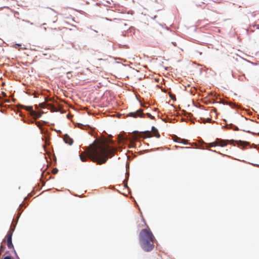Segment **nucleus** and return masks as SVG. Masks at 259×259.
<instances>
[{
	"label": "nucleus",
	"instance_id": "obj_11",
	"mask_svg": "<svg viewBox=\"0 0 259 259\" xmlns=\"http://www.w3.org/2000/svg\"><path fill=\"white\" fill-rule=\"evenodd\" d=\"M70 20H71L72 21H74V19L72 18H67V20L64 21V25L66 27L67 26V24H68L69 23V21Z\"/></svg>",
	"mask_w": 259,
	"mask_h": 259
},
{
	"label": "nucleus",
	"instance_id": "obj_5",
	"mask_svg": "<svg viewBox=\"0 0 259 259\" xmlns=\"http://www.w3.org/2000/svg\"><path fill=\"white\" fill-rule=\"evenodd\" d=\"M47 19L49 23H55L58 20L56 12L52 10H51L50 12L48 14Z\"/></svg>",
	"mask_w": 259,
	"mask_h": 259
},
{
	"label": "nucleus",
	"instance_id": "obj_3",
	"mask_svg": "<svg viewBox=\"0 0 259 259\" xmlns=\"http://www.w3.org/2000/svg\"><path fill=\"white\" fill-rule=\"evenodd\" d=\"M228 142V140L217 139V140L214 142L208 144L207 147L208 148L219 146L221 147H224L227 145Z\"/></svg>",
	"mask_w": 259,
	"mask_h": 259
},
{
	"label": "nucleus",
	"instance_id": "obj_20",
	"mask_svg": "<svg viewBox=\"0 0 259 259\" xmlns=\"http://www.w3.org/2000/svg\"><path fill=\"white\" fill-rule=\"evenodd\" d=\"M4 259H12V258L10 256H7L4 258Z\"/></svg>",
	"mask_w": 259,
	"mask_h": 259
},
{
	"label": "nucleus",
	"instance_id": "obj_17",
	"mask_svg": "<svg viewBox=\"0 0 259 259\" xmlns=\"http://www.w3.org/2000/svg\"><path fill=\"white\" fill-rule=\"evenodd\" d=\"M58 169H57V168H54V169H53V170H52V172H53V174H57V173L58 172Z\"/></svg>",
	"mask_w": 259,
	"mask_h": 259
},
{
	"label": "nucleus",
	"instance_id": "obj_22",
	"mask_svg": "<svg viewBox=\"0 0 259 259\" xmlns=\"http://www.w3.org/2000/svg\"><path fill=\"white\" fill-rule=\"evenodd\" d=\"M235 130H237L238 131V127L235 128Z\"/></svg>",
	"mask_w": 259,
	"mask_h": 259
},
{
	"label": "nucleus",
	"instance_id": "obj_1",
	"mask_svg": "<svg viewBox=\"0 0 259 259\" xmlns=\"http://www.w3.org/2000/svg\"><path fill=\"white\" fill-rule=\"evenodd\" d=\"M116 151L117 148L110 146L106 140L95 141L80 153L79 157L82 162L90 159L101 165L105 163L109 157L113 156Z\"/></svg>",
	"mask_w": 259,
	"mask_h": 259
},
{
	"label": "nucleus",
	"instance_id": "obj_19",
	"mask_svg": "<svg viewBox=\"0 0 259 259\" xmlns=\"http://www.w3.org/2000/svg\"><path fill=\"white\" fill-rule=\"evenodd\" d=\"M147 115H148V116L150 117L151 119H153V116L152 115H151V114L150 113H147Z\"/></svg>",
	"mask_w": 259,
	"mask_h": 259
},
{
	"label": "nucleus",
	"instance_id": "obj_12",
	"mask_svg": "<svg viewBox=\"0 0 259 259\" xmlns=\"http://www.w3.org/2000/svg\"><path fill=\"white\" fill-rule=\"evenodd\" d=\"M51 106V110L52 111H57V108L53 105H50Z\"/></svg>",
	"mask_w": 259,
	"mask_h": 259
},
{
	"label": "nucleus",
	"instance_id": "obj_10",
	"mask_svg": "<svg viewBox=\"0 0 259 259\" xmlns=\"http://www.w3.org/2000/svg\"><path fill=\"white\" fill-rule=\"evenodd\" d=\"M175 141L178 142V143H182L184 144H188V140L186 139H181L179 138H177V140H175Z\"/></svg>",
	"mask_w": 259,
	"mask_h": 259
},
{
	"label": "nucleus",
	"instance_id": "obj_23",
	"mask_svg": "<svg viewBox=\"0 0 259 259\" xmlns=\"http://www.w3.org/2000/svg\"><path fill=\"white\" fill-rule=\"evenodd\" d=\"M171 98L172 99H174V97L171 96Z\"/></svg>",
	"mask_w": 259,
	"mask_h": 259
},
{
	"label": "nucleus",
	"instance_id": "obj_2",
	"mask_svg": "<svg viewBox=\"0 0 259 259\" xmlns=\"http://www.w3.org/2000/svg\"><path fill=\"white\" fill-rule=\"evenodd\" d=\"M145 226H146V228L140 231L139 239L141 248L145 251L149 252L153 249L154 243L156 239L149 227L145 223Z\"/></svg>",
	"mask_w": 259,
	"mask_h": 259
},
{
	"label": "nucleus",
	"instance_id": "obj_13",
	"mask_svg": "<svg viewBox=\"0 0 259 259\" xmlns=\"http://www.w3.org/2000/svg\"><path fill=\"white\" fill-rule=\"evenodd\" d=\"M43 113V112H42L41 113H37L36 112L35 114H33V116H35L36 118H39L41 116V114Z\"/></svg>",
	"mask_w": 259,
	"mask_h": 259
},
{
	"label": "nucleus",
	"instance_id": "obj_21",
	"mask_svg": "<svg viewBox=\"0 0 259 259\" xmlns=\"http://www.w3.org/2000/svg\"><path fill=\"white\" fill-rule=\"evenodd\" d=\"M118 137H119V139L120 140H123V138L122 136H118Z\"/></svg>",
	"mask_w": 259,
	"mask_h": 259
},
{
	"label": "nucleus",
	"instance_id": "obj_6",
	"mask_svg": "<svg viewBox=\"0 0 259 259\" xmlns=\"http://www.w3.org/2000/svg\"><path fill=\"white\" fill-rule=\"evenodd\" d=\"M12 232H11V231H9L7 233V234L6 236V238L7 239V245L9 249H14V246L12 243Z\"/></svg>",
	"mask_w": 259,
	"mask_h": 259
},
{
	"label": "nucleus",
	"instance_id": "obj_16",
	"mask_svg": "<svg viewBox=\"0 0 259 259\" xmlns=\"http://www.w3.org/2000/svg\"><path fill=\"white\" fill-rule=\"evenodd\" d=\"M21 45L20 44H15V46H14V47L16 48V49H18V50H20V47L21 46Z\"/></svg>",
	"mask_w": 259,
	"mask_h": 259
},
{
	"label": "nucleus",
	"instance_id": "obj_15",
	"mask_svg": "<svg viewBox=\"0 0 259 259\" xmlns=\"http://www.w3.org/2000/svg\"><path fill=\"white\" fill-rule=\"evenodd\" d=\"M5 249V246L3 245H1V246H0V253L4 251Z\"/></svg>",
	"mask_w": 259,
	"mask_h": 259
},
{
	"label": "nucleus",
	"instance_id": "obj_18",
	"mask_svg": "<svg viewBox=\"0 0 259 259\" xmlns=\"http://www.w3.org/2000/svg\"><path fill=\"white\" fill-rule=\"evenodd\" d=\"M84 126L85 127V125H83V124H80V123H79V124H78V127H79V128H80L83 129Z\"/></svg>",
	"mask_w": 259,
	"mask_h": 259
},
{
	"label": "nucleus",
	"instance_id": "obj_7",
	"mask_svg": "<svg viewBox=\"0 0 259 259\" xmlns=\"http://www.w3.org/2000/svg\"><path fill=\"white\" fill-rule=\"evenodd\" d=\"M128 116L136 118L137 117H142L144 116L143 110L140 109L135 112H130L127 114Z\"/></svg>",
	"mask_w": 259,
	"mask_h": 259
},
{
	"label": "nucleus",
	"instance_id": "obj_14",
	"mask_svg": "<svg viewBox=\"0 0 259 259\" xmlns=\"http://www.w3.org/2000/svg\"><path fill=\"white\" fill-rule=\"evenodd\" d=\"M46 105V103H39V106L40 107L44 108Z\"/></svg>",
	"mask_w": 259,
	"mask_h": 259
},
{
	"label": "nucleus",
	"instance_id": "obj_4",
	"mask_svg": "<svg viewBox=\"0 0 259 259\" xmlns=\"http://www.w3.org/2000/svg\"><path fill=\"white\" fill-rule=\"evenodd\" d=\"M144 138H150L152 136H154L156 138L160 137V134L158 133V130L154 127L152 126L151 129V132L147 131L144 132Z\"/></svg>",
	"mask_w": 259,
	"mask_h": 259
},
{
	"label": "nucleus",
	"instance_id": "obj_9",
	"mask_svg": "<svg viewBox=\"0 0 259 259\" xmlns=\"http://www.w3.org/2000/svg\"><path fill=\"white\" fill-rule=\"evenodd\" d=\"M22 108L30 111L31 115H33L36 113V112L33 110L32 106H28L25 105H21Z\"/></svg>",
	"mask_w": 259,
	"mask_h": 259
},
{
	"label": "nucleus",
	"instance_id": "obj_8",
	"mask_svg": "<svg viewBox=\"0 0 259 259\" xmlns=\"http://www.w3.org/2000/svg\"><path fill=\"white\" fill-rule=\"evenodd\" d=\"M63 140L66 143L69 144V145H71L73 143V139L70 138V137L66 134L64 135Z\"/></svg>",
	"mask_w": 259,
	"mask_h": 259
}]
</instances>
